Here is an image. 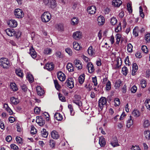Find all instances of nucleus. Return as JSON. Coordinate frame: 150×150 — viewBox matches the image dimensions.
<instances>
[{
  "instance_id": "a18cd8bd",
  "label": "nucleus",
  "mask_w": 150,
  "mask_h": 150,
  "mask_svg": "<svg viewBox=\"0 0 150 150\" xmlns=\"http://www.w3.org/2000/svg\"><path fill=\"white\" fill-rule=\"evenodd\" d=\"M132 115L134 116L138 117L140 115L139 111L137 110H134L132 112Z\"/></svg>"
},
{
  "instance_id": "58836bf2",
  "label": "nucleus",
  "mask_w": 150,
  "mask_h": 150,
  "mask_svg": "<svg viewBox=\"0 0 150 150\" xmlns=\"http://www.w3.org/2000/svg\"><path fill=\"white\" fill-rule=\"evenodd\" d=\"M16 73L19 76L22 78L23 75V72L20 69H17L16 70Z\"/></svg>"
},
{
  "instance_id": "a19ab883",
  "label": "nucleus",
  "mask_w": 150,
  "mask_h": 150,
  "mask_svg": "<svg viewBox=\"0 0 150 150\" xmlns=\"http://www.w3.org/2000/svg\"><path fill=\"white\" fill-rule=\"evenodd\" d=\"M145 105L147 108L150 110V99H147L145 102Z\"/></svg>"
},
{
  "instance_id": "7c9ffc66",
  "label": "nucleus",
  "mask_w": 150,
  "mask_h": 150,
  "mask_svg": "<svg viewBox=\"0 0 150 150\" xmlns=\"http://www.w3.org/2000/svg\"><path fill=\"white\" fill-rule=\"evenodd\" d=\"M98 23L99 25H103L104 23L105 20L103 17L99 16L98 18Z\"/></svg>"
},
{
  "instance_id": "4468645a",
  "label": "nucleus",
  "mask_w": 150,
  "mask_h": 150,
  "mask_svg": "<svg viewBox=\"0 0 150 150\" xmlns=\"http://www.w3.org/2000/svg\"><path fill=\"white\" fill-rule=\"evenodd\" d=\"M36 90L38 95L40 96H43L45 93L44 90L40 86H37Z\"/></svg>"
},
{
  "instance_id": "5701e85b",
  "label": "nucleus",
  "mask_w": 150,
  "mask_h": 150,
  "mask_svg": "<svg viewBox=\"0 0 150 150\" xmlns=\"http://www.w3.org/2000/svg\"><path fill=\"white\" fill-rule=\"evenodd\" d=\"M4 108L5 109V110L7 112H8L9 114L11 115L13 113V112L11 109L9 107L8 104L6 103H5L4 105Z\"/></svg>"
},
{
  "instance_id": "1a4fd4ad",
  "label": "nucleus",
  "mask_w": 150,
  "mask_h": 150,
  "mask_svg": "<svg viewBox=\"0 0 150 150\" xmlns=\"http://www.w3.org/2000/svg\"><path fill=\"white\" fill-rule=\"evenodd\" d=\"M87 11L90 14H94L96 11V7L94 6H89L88 7Z\"/></svg>"
},
{
  "instance_id": "338daca9",
  "label": "nucleus",
  "mask_w": 150,
  "mask_h": 150,
  "mask_svg": "<svg viewBox=\"0 0 150 150\" xmlns=\"http://www.w3.org/2000/svg\"><path fill=\"white\" fill-rule=\"evenodd\" d=\"M11 147L12 149H13L14 150H18V147L14 144H11Z\"/></svg>"
},
{
  "instance_id": "7ed1b4c3",
  "label": "nucleus",
  "mask_w": 150,
  "mask_h": 150,
  "mask_svg": "<svg viewBox=\"0 0 150 150\" xmlns=\"http://www.w3.org/2000/svg\"><path fill=\"white\" fill-rule=\"evenodd\" d=\"M51 17V14L49 12H45L41 16L42 21L45 23L48 22L50 20Z\"/></svg>"
},
{
  "instance_id": "20e7f679",
  "label": "nucleus",
  "mask_w": 150,
  "mask_h": 150,
  "mask_svg": "<svg viewBox=\"0 0 150 150\" xmlns=\"http://www.w3.org/2000/svg\"><path fill=\"white\" fill-rule=\"evenodd\" d=\"M107 102L106 98L102 97L100 98L98 101V106L100 110H102L103 108L106 106Z\"/></svg>"
},
{
  "instance_id": "e433bc0d",
  "label": "nucleus",
  "mask_w": 150,
  "mask_h": 150,
  "mask_svg": "<svg viewBox=\"0 0 150 150\" xmlns=\"http://www.w3.org/2000/svg\"><path fill=\"white\" fill-rule=\"evenodd\" d=\"M55 86L57 90H59L61 88L59 84L58 81L57 80H54Z\"/></svg>"
},
{
  "instance_id": "3c124183",
  "label": "nucleus",
  "mask_w": 150,
  "mask_h": 150,
  "mask_svg": "<svg viewBox=\"0 0 150 150\" xmlns=\"http://www.w3.org/2000/svg\"><path fill=\"white\" fill-rule=\"evenodd\" d=\"M74 103L78 105L79 108H80L82 105V103L81 101L79 100H73Z\"/></svg>"
},
{
  "instance_id": "6ab92c4d",
  "label": "nucleus",
  "mask_w": 150,
  "mask_h": 150,
  "mask_svg": "<svg viewBox=\"0 0 150 150\" xmlns=\"http://www.w3.org/2000/svg\"><path fill=\"white\" fill-rule=\"evenodd\" d=\"M122 4V1L120 0H113L112 1V5L115 7H119Z\"/></svg>"
},
{
  "instance_id": "f03ea898",
  "label": "nucleus",
  "mask_w": 150,
  "mask_h": 150,
  "mask_svg": "<svg viewBox=\"0 0 150 150\" xmlns=\"http://www.w3.org/2000/svg\"><path fill=\"white\" fill-rule=\"evenodd\" d=\"M0 65L5 69H8L11 66L8 59L4 57H2L0 59Z\"/></svg>"
},
{
  "instance_id": "774afa93",
  "label": "nucleus",
  "mask_w": 150,
  "mask_h": 150,
  "mask_svg": "<svg viewBox=\"0 0 150 150\" xmlns=\"http://www.w3.org/2000/svg\"><path fill=\"white\" fill-rule=\"evenodd\" d=\"M145 39L147 42L149 41L150 40V33H148L145 35Z\"/></svg>"
},
{
  "instance_id": "423d86ee",
  "label": "nucleus",
  "mask_w": 150,
  "mask_h": 150,
  "mask_svg": "<svg viewBox=\"0 0 150 150\" xmlns=\"http://www.w3.org/2000/svg\"><path fill=\"white\" fill-rule=\"evenodd\" d=\"M44 3L45 4L48 3L49 6L52 8H55L57 6L55 0H45Z\"/></svg>"
},
{
  "instance_id": "37998d69",
  "label": "nucleus",
  "mask_w": 150,
  "mask_h": 150,
  "mask_svg": "<svg viewBox=\"0 0 150 150\" xmlns=\"http://www.w3.org/2000/svg\"><path fill=\"white\" fill-rule=\"evenodd\" d=\"M140 84L142 88H145L146 86V81L144 79H142L140 81Z\"/></svg>"
},
{
  "instance_id": "f3484780",
  "label": "nucleus",
  "mask_w": 150,
  "mask_h": 150,
  "mask_svg": "<svg viewBox=\"0 0 150 150\" xmlns=\"http://www.w3.org/2000/svg\"><path fill=\"white\" fill-rule=\"evenodd\" d=\"M132 69V75L134 76L135 74V73L138 70V66L136 63H134L133 64Z\"/></svg>"
},
{
  "instance_id": "6e6d98bb",
  "label": "nucleus",
  "mask_w": 150,
  "mask_h": 150,
  "mask_svg": "<svg viewBox=\"0 0 150 150\" xmlns=\"http://www.w3.org/2000/svg\"><path fill=\"white\" fill-rule=\"evenodd\" d=\"M27 78L28 80L30 82L32 83L33 81V78L32 75L31 74H28L27 75Z\"/></svg>"
},
{
  "instance_id": "bf43d9fd",
  "label": "nucleus",
  "mask_w": 150,
  "mask_h": 150,
  "mask_svg": "<svg viewBox=\"0 0 150 150\" xmlns=\"http://www.w3.org/2000/svg\"><path fill=\"white\" fill-rule=\"evenodd\" d=\"M66 52L69 55L71 56L72 54V51L71 49L69 48H67L65 49Z\"/></svg>"
},
{
  "instance_id": "c756f323",
  "label": "nucleus",
  "mask_w": 150,
  "mask_h": 150,
  "mask_svg": "<svg viewBox=\"0 0 150 150\" xmlns=\"http://www.w3.org/2000/svg\"><path fill=\"white\" fill-rule=\"evenodd\" d=\"M42 136L44 138H47L48 135V133L45 129H43L41 131Z\"/></svg>"
},
{
  "instance_id": "864d4df0",
  "label": "nucleus",
  "mask_w": 150,
  "mask_h": 150,
  "mask_svg": "<svg viewBox=\"0 0 150 150\" xmlns=\"http://www.w3.org/2000/svg\"><path fill=\"white\" fill-rule=\"evenodd\" d=\"M110 144L113 147H115L119 146L118 141L117 140H115V141H111L110 142Z\"/></svg>"
},
{
  "instance_id": "4c0bfd02",
  "label": "nucleus",
  "mask_w": 150,
  "mask_h": 150,
  "mask_svg": "<svg viewBox=\"0 0 150 150\" xmlns=\"http://www.w3.org/2000/svg\"><path fill=\"white\" fill-rule=\"evenodd\" d=\"M144 134L146 138L147 139H150V131L147 130L144 132Z\"/></svg>"
},
{
  "instance_id": "c85d7f7f",
  "label": "nucleus",
  "mask_w": 150,
  "mask_h": 150,
  "mask_svg": "<svg viewBox=\"0 0 150 150\" xmlns=\"http://www.w3.org/2000/svg\"><path fill=\"white\" fill-rule=\"evenodd\" d=\"M54 118L57 120L61 121L62 119V115L59 113H56L54 115Z\"/></svg>"
},
{
  "instance_id": "473e14b6",
  "label": "nucleus",
  "mask_w": 150,
  "mask_h": 150,
  "mask_svg": "<svg viewBox=\"0 0 150 150\" xmlns=\"http://www.w3.org/2000/svg\"><path fill=\"white\" fill-rule=\"evenodd\" d=\"M11 89L13 91H16L18 90V88L15 83H11L10 84Z\"/></svg>"
},
{
  "instance_id": "cd10ccee",
  "label": "nucleus",
  "mask_w": 150,
  "mask_h": 150,
  "mask_svg": "<svg viewBox=\"0 0 150 150\" xmlns=\"http://www.w3.org/2000/svg\"><path fill=\"white\" fill-rule=\"evenodd\" d=\"M74 48L77 50H79L82 48L79 43L76 42H74L73 43Z\"/></svg>"
},
{
  "instance_id": "dca6fc26",
  "label": "nucleus",
  "mask_w": 150,
  "mask_h": 150,
  "mask_svg": "<svg viewBox=\"0 0 150 150\" xmlns=\"http://www.w3.org/2000/svg\"><path fill=\"white\" fill-rule=\"evenodd\" d=\"M29 53L33 58H35L37 56L36 52L32 47H31L29 49Z\"/></svg>"
},
{
  "instance_id": "49530a36",
  "label": "nucleus",
  "mask_w": 150,
  "mask_h": 150,
  "mask_svg": "<svg viewBox=\"0 0 150 150\" xmlns=\"http://www.w3.org/2000/svg\"><path fill=\"white\" fill-rule=\"evenodd\" d=\"M122 71L123 74L126 76L128 72V70L126 67H124L122 68Z\"/></svg>"
},
{
  "instance_id": "0e129e2a",
  "label": "nucleus",
  "mask_w": 150,
  "mask_h": 150,
  "mask_svg": "<svg viewBox=\"0 0 150 150\" xmlns=\"http://www.w3.org/2000/svg\"><path fill=\"white\" fill-rule=\"evenodd\" d=\"M111 88V83L109 81L106 84V89L107 91H108Z\"/></svg>"
},
{
  "instance_id": "f257e3e1",
  "label": "nucleus",
  "mask_w": 150,
  "mask_h": 150,
  "mask_svg": "<svg viewBox=\"0 0 150 150\" xmlns=\"http://www.w3.org/2000/svg\"><path fill=\"white\" fill-rule=\"evenodd\" d=\"M7 34L9 36H14L17 38H19L21 35V33L19 31L16 32L13 29H7L5 30Z\"/></svg>"
},
{
  "instance_id": "2eb2a0df",
  "label": "nucleus",
  "mask_w": 150,
  "mask_h": 150,
  "mask_svg": "<svg viewBox=\"0 0 150 150\" xmlns=\"http://www.w3.org/2000/svg\"><path fill=\"white\" fill-rule=\"evenodd\" d=\"M74 64L76 67L78 69H81L82 68V65L80 61L78 60H76L74 61Z\"/></svg>"
},
{
  "instance_id": "69168bd1",
  "label": "nucleus",
  "mask_w": 150,
  "mask_h": 150,
  "mask_svg": "<svg viewBox=\"0 0 150 150\" xmlns=\"http://www.w3.org/2000/svg\"><path fill=\"white\" fill-rule=\"evenodd\" d=\"M137 90V86L135 85L134 86L131 88V92L133 93H135Z\"/></svg>"
},
{
  "instance_id": "13d9d810",
  "label": "nucleus",
  "mask_w": 150,
  "mask_h": 150,
  "mask_svg": "<svg viewBox=\"0 0 150 150\" xmlns=\"http://www.w3.org/2000/svg\"><path fill=\"white\" fill-rule=\"evenodd\" d=\"M141 49L145 53H147L148 52V49L146 46H142V47Z\"/></svg>"
},
{
  "instance_id": "412c9836",
  "label": "nucleus",
  "mask_w": 150,
  "mask_h": 150,
  "mask_svg": "<svg viewBox=\"0 0 150 150\" xmlns=\"http://www.w3.org/2000/svg\"><path fill=\"white\" fill-rule=\"evenodd\" d=\"M36 122L40 126H42L45 123V122L41 117H39L38 119L36 120Z\"/></svg>"
},
{
  "instance_id": "e2e57ef3",
  "label": "nucleus",
  "mask_w": 150,
  "mask_h": 150,
  "mask_svg": "<svg viewBox=\"0 0 150 150\" xmlns=\"http://www.w3.org/2000/svg\"><path fill=\"white\" fill-rule=\"evenodd\" d=\"M122 83V81L120 80H118L116 82L115 86L117 87H119Z\"/></svg>"
},
{
  "instance_id": "8fccbe9b",
  "label": "nucleus",
  "mask_w": 150,
  "mask_h": 150,
  "mask_svg": "<svg viewBox=\"0 0 150 150\" xmlns=\"http://www.w3.org/2000/svg\"><path fill=\"white\" fill-rule=\"evenodd\" d=\"M133 46L130 43L128 44L127 45V50L129 52H131L132 51Z\"/></svg>"
},
{
  "instance_id": "603ef678",
  "label": "nucleus",
  "mask_w": 150,
  "mask_h": 150,
  "mask_svg": "<svg viewBox=\"0 0 150 150\" xmlns=\"http://www.w3.org/2000/svg\"><path fill=\"white\" fill-rule=\"evenodd\" d=\"M49 144L51 147L53 148L54 147L55 145L54 141L52 139H50L49 141Z\"/></svg>"
},
{
  "instance_id": "a211bd4d",
  "label": "nucleus",
  "mask_w": 150,
  "mask_h": 150,
  "mask_svg": "<svg viewBox=\"0 0 150 150\" xmlns=\"http://www.w3.org/2000/svg\"><path fill=\"white\" fill-rule=\"evenodd\" d=\"M87 67L88 70V72L90 73H92L94 70L93 65L91 63H88L87 64Z\"/></svg>"
},
{
  "instance_id": "4be33fe9",
  "label": "nucleus",
  "mask_w": 150,
  "mask_h": 150,
  "mask_svg": "<svg viewBox=\"0 0 150 150\" xmlns=\"http://www.w3.org/2000/svg\"><path fill=\"white\" fill-rule=\"evenodd\" d=\"M133 124V121L132 120V116L130 115L129 118L127 121V127L128 128H129Z\"/></svg>"
},
{
  "instance_id": "de8ad7c7",
  "label": "nucleus",
  "mask_w": 150,
  "mask_h": 150,
  "mask_svg": "<svg viewBox=\"0 0 150 150\" xmlns=\"http://www.w3.org/2000/svg\"><path fill=\"white\" fill-rule=\"evenodd\" d=\"M138 28L137 27H135L133 30V35L136 37L137 36H138Z\"/></svg>"
},
{
  "instance_id": "680f3d73",
  "label": "nucleus",
  "mask_w": 150,
  "mask_h": 150,
  "mask_svg": "<svg viewBox=\"0 0 150 150\" xmlns=\"http://www.w3.org/2000/svg\"><path fill=\"white\" fill-rule=\"evenodd\" d=\"M92 82L94 83V85L95 86H97L98 83L97 81V78L96 76L95 77H92Z\"/></svg>"
},
{
  "instance_id": "a878e982",
  "label": "nucleus",
  "mask_w": 150,
  "mask_h": 150,
  "mask_svg": "<svg viewBox=\"0 0 150 150\" xmlns=\"http://www.w3.org/2000/svg\"><path fill=\"white\" fill-rule=\"evenodd\" d=\"M99 143L101 147L104 146L106 144L105 139L102 137H100L99 138Z\"/></svg>"
},
{
  "instance_id": "09e8293b",
  "label": "nucleus",
  "mask_w": 150,
  "mask_h": 150,
  "mask_svg": "<svg viewBox=\"0 0 150 150\" xmlns=\"http://www.w3.org/2000/svg\"><path fill=\"white\" fill-rule=\"evenodd\" d=\"M37 132L36 129L35 127L32 125L31 126V133L32 134H35Z\"/></svg>"
},
{
  "instance_id": "79ce46f5",
  "label": "nucleus",
  "mask_w": 150,
  "mask_h": 150,
  "mask_svg": "<svg viewBox=\"0 0 150 150\" xmlns=\"http://www.w3.org/2000/svg\"><path fill=\"white\" fill-rule=\"evenodd\" d=\"M115 37L116 43L117 44H118L120 40L121 35L120 34H116Z\"/></svg>"
},
{
  "instance_id": "5fc2aeb1",
  "label": "nucleus",
  "mask_w": 150,
  "mask_h": 150,
  "mask_svg": "<svg viewBox=\"0 0 150 150\" xmlns=\"http://www.w3.org/2000/svg\"><path fill=\"white\" fill-rule=\"evenodd\" d=\"M117 20L116 18L112 17L111 19L110 23L112 25H114L117 23Z\"/></svg>"
},
{
  "instance_id": "ddd939ff",
  "label": "nucleus",
  "mask_w": 150,
  "mask_h": 150,
  "mask_svg": "<svg viewBox=\"0 0 150 150\" xmlns=\"http://www.w3.org/2000/svg\"><path fill=\"white\" fill-rule=\"evenodd\" d=\"M81 32L80 31H77L73 33V37L75 39L78 40L81 38Z\"/></svg>"
},
{
  "instance_id": "72a5a7b5",
  "label": "nucleus",
  "mask_w": 150,
  "mask_h": 150,
  "mask_svg": "<svg viewBox=\"0 0 150 150\" xmlns=\"http://www.w3.org/2000/svg\"><path fill=\"white\" fill-rule=\"evenodd\" d=\"M67 68L69 71L72 72L74 71V67L71 63H69L67 64Z\"/></svg>"
},
{
  "instance_id": "aec40b11",
  "label": "nucleus",
  "mask_w": 150,
  "mask_h": 150,
  "mask_svg": "<svg viewBox=\"0 0 150 150\" xmlns=\"http://www.w3.org/2000/svg\"><path fill=\"white\" fill-rule=\"evenodd\" d=\"M11 103L13 105H16L19 103V100L17 98H15L13 97H12L10 98Z\"/></svg>"
},
{
  "instance_id": "f8f14e48",
  "label": "nucleus",
  "mask_w": 150,
  "mask_h": 150,
  "mask_svg": "<svg viewBox=\"0 0 150 150\" xmlns=\"http://www.w3.org/2000/svg\"><path fill=\"white\" fill-rule=\"evenodd\" d=\"M54 67V64L52 63H47L45 67H44V68H46L48 71H50L53 70Z\"/></svg>"
},
{
  "instance_id": "c03bdc74",
  "label": "nucleus",
  "mask_w": 150,
  "mask_h": 150,
  "mask_svg": "<svg viewBox=\"0 0 150 150\" xmlns=\"http://www.w3.org/2000/svg\"><path fill=\"white\" fill-rule=\"evenodd\" d=\"M115 105V106H119L120 104V102L119 98H116L114 100Z\"/></svg>"
},
{
  "instance_id": "b1692460",
  "label": "nucleus",
  "mask_w": 150,
  "mask_h": 150,
  "mask_svg": "<svg viewBox=\"0 0 150 150\" xmlns=\"http://www.w3.org/2000/svg\"><path fill=\"white\" fill-rule=\"evenodd\" d=\"M55 28L59 31H62L64 30L63 25L61 23L56 24L55 25Z\"/></svg>"
},
{
  "instance_id": "f704fd0d",
  "label": "nucleus",
  "mask_w": 150,
  "mask_h": 150,
  "mask_svg": "<svg viewBox=\"0 0 150 150\" xmlns=\"http://www.w3.org/2000/svg\"><path fill=\"white\" fill-rule=\"evenodd\" d=\"M52 51V49L49 48H47L44 49L43 53L46 54H50L51 53Z\"/></svg>"
},
{
  "instance_id": "4d7b16f0",
  "label": "nucleus",
  "mask_w": 150,
  "mask_h": 150,
  "mask_svg": "<svg viewBox=\"0 0 150 150\" xmlns=\"http://www.w3.org/2000/svg\"><path fill=\"white\" fill-rule=\"evenodd\" d=\"M127 10L129 13H132V10L131 6V5L130 3H128L127 4Z\"/></svg>"
},
{
  "instance_id": "bb28decb",
  "label": "nucleus",
  "mask_w": 150,
  "mask_h": 150,
  "mask_svg": "<svg viewBox=\"0 0 150 150\" xmlns=\"http://www.w3.org/2000/svg\"><path fill=\"white\" fill-rule=\"evenodd\" d=\"M119 59H120V61L121 62V63L122 62L121 59L120 58H117L116 59L114 62V63L116 64V66L114 68L115 69H118L120 67L121 64H120L119 63Z\"/></svg>"
},
{
  "instance_id": "9b49d317",
  "label": "nucleus",
  "mask_w": 150,
  "mask_h": 150,
  "mask_svg": "<svg viewBox=\"0 0 150 150\" xmlns=\"http://www.w3.org/2000/svg\"><path fill=\"white\" fill-rule=\"evenodd\" d=\"M51 135L53 139H58L60 137L58 132L55 130H53L51 132Z\"/></svg>"
},
{
  "instance_id": "ea45409f",
  "label": "nucleus",
  "mask_w": 150,
  "mask_h": 150,
  "mask_svg": "<svg viewBox=\"0 0 150 150\" xmlns=\"http://www.w3.org/2000/svg\"><path fill=\"white\" fill-rule=\"evenodd\" d=\"M150 125V123L149 120H144L143 126L144 128H147Z\"/></svg>"
},
{
  "instance_id": "0eeeda50",
  "label": "nucleus",
  "mask_w": 150,
  "mask_h": 150,
  "mask_svg": "<svg viewBox=\"0 0 150 150\" xmlns=\"http://www.w3.org/2000/svg\"><path fill=\"white\" fill-rule=\"evenodd\" d=\"M7 24L10 27L15 28L17 25V22L13 19L9 20L7 22Z\"/></svg>"
},
{
  "instance_id": "c9c22d12",
  "label": "nucleus",
  "mask_w": 150,
  "mask_h": 150,
  "mask_svg": "<svg viewBox=\"0 0 150 150\" xmlns=\"http://www.w3.org/2000/svg\"><path fill=\"white\" fill-rule=\"evenodd\" d=\"M71 24L74 25H76L79 22V20L77 18H73L71 21Z\"/></svg>"
},
{
  "instance_id": "052dcab7",
  "label": "nucleus",
  "mask_w": 150,
  "mask_h": 150,
  "mask_svg": "<svg viewBox=\"0 0 150 150\" xmlns=\"http://www.w3.org/2000/svg\"><path fill=\"white\" fill-rule=\"evenodd\" d=\"M121 30V24L120 23L115 28V31L117 33L119 32Z\"/></svg>"
},
{
  "instance_id": "393cba45",
  "label": "nucleus",
  "mask_w": 150,
  "mask_h": 150,
  "mask_svg": "<svg viewBox=\"0 0 150 150\" xmlns=\"http://www.w3.org/2000/svg\"><path fill=\"white\" fill-rule=\"evenodd\" d=\"M88 54L91 56L94 55L95 50L93 49L92 46H90L88 50Z\"/></svg>"
},
{
  "instance_id": "6e6552de",
  "label": "nucleus",
  "mask_w": 150,
  "mask_h": 150,
  "mask_svg": "<svg viewBox=\"0 0 150 150\" xmlns=\"http://www.w3.org/2000/svg\"><path fill=\"white\" fill-rule=\"evenodd\" d=\"M57 76L58 79L61 81H64L66 79L65 75L61 71L57 73Z\"/></svg>"
},
{
  "instance_id": "2f4dec72",
  "label": "nucleus",
  "mask_w": 150,
  "mask_h": 150,
  "mask_svg": "<svg viewBox=\"0 0 150 150\" xmlns=\"http://www.w3.org/2000/svg\"><path fill=\"white\" fill-rule=\"evenodd\" d=\"M85 79V74H82L80 76L79 78V83L82 84L83 83Z\"/></svg>"
},
{
  "instance_id": "9d476101",
  "label": "nucleus",
  "mask_w": 150,
  "mask_h": 150,
  "mask_svg": "<svg viewBox=\"0 0 150 150\" xmlns=\"http://www.w3.org/2000/svg\"><path fill=\"white\" fill-rule=\"evenodd\" d=\"M67 86L69 88H72L74 87V82L73 79L72 78H69L67 81Z\"/></svg>"
},
{
  "instance_id": "39448f33",
  "label": "nucleus",
  "mask_w": 150,
  "mask_h": 150,
  "mask_svg": "<svg viewBox=\"0 0 150 150\" xmlns=\"http://www.w3.org/2000/svg\"><path fill=\"white\" fill-rule=\"evenodd\" d=\"M14 14L15 17L18 18H23L24 16V13L23 11L19 8L15 9L14 11Z\"/></svg>"
}]
</instances>
